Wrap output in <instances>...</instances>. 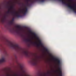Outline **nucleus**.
<instances>
[{
    "mask_svg": "<svg viewBox=\"0 0 76 76\" xmlns=\"http://www.w3.org/2000/svg\"><path fill=\"white\" fill-rule=\"evenodd\" d=\"M8 46L10 47H11L16 50V51H22V53L23 55L26 56L27 57H30V54L27 51L25 50H23L18 45H13L11 43H9L7 45Z\"/></svg>",
    "mask_w": 76,
    "mask_h": 76,
    "instance_id": "f257e3e1",
    "label": "nucleus"
},
{
    "mask_svg": "<svg viewBox=\"0 0 76 76\" xmlns=\"http://www.w3.org/2000/svg\"><path fill=\"white\" fill-rule=\"evenodd\" d=\"M59 1H62V3L63 4H66L69 8L70 9L72 10L75 13H76V10L75 9H76V5L74 4L73 6L72 5H70V4H67L66 2L65 1L63 0H58Z\"/></svg>",
    "mask_w": 76,
    "mask_h": 76,
    "instance_id": "f03ea898",
    "label": "nucleus"
},
{
    "mask_svg": "<svg viewBox=\"0 0 76 76\" xmlns=\"http://www.w3.org/2000/svg\"><path fill=\"white\" fill-rule=\"evenodd\" d=\"M52 58L53 60H55L57 62V64L58 67V69L59 70V72H60L59 73V76H62V71L61 70V68H60V67L61 66V62H60V60L59 59L53 56H52Z\"/></svg>",
    "mask_w": 76,
    "mask_h": 76,
    "instance_id": "7ed1b4c3",
    "label": "nucleus"
},
{
    "mask_svg": "<svg viewBox=\"0 0 76 76\" xmlns=\"http://www.w3.org/2000/svg\"><path fill=\"white\" fill-rule=\"evenodd\" d=\"M11 13L12 15H15L16 17L17 18H20V17H22V15H20V13L17 12L15 11H10L9 10L7 12V13L9 14V13Z\"/></svg>",
    "mask_w": 76,
    "mask_h": 76,
    "instance_id": "20e7f679",
    "label": "nucleus"
},
{
    "mask_svg": "<svg viewBox=\"0 0 76 76\" xmlns=\"http://www.w3.org/2000/svg\"><path fill=\"white\" fill-rule=\"evenodd\" d=\"M29 63L33 66H37L38 63V60L36 58H33L30 61Z\"/></svg>",
    "mask_w": 76,
    "mask_h": 76,
    "instance_id": "39448f33",
    "label": "nucleus"
},
{
    "mask_svg": "<svg viewBox=\"0 0 76 76\" xmlns=\"http://www.w3.org/2000/svg\"><path fill=\"white\" fill-rule=\"evenodd\" d=\"M39 44L37 45L38 46H41V47H42L44 50H45V51L46 52V53H49V51H48V49H47V48L44 47V46H43V44H42V42H41V41L40 40H39Z\"/></svg>",
    "mask_w": 76,
    "mask_h": 76,
    "instance_id": "423d86ee",
    "label": "nucleus"
},
{
    "mask_svg": "<svg viewBox=\"0 0 76 76\" xmlns=\"http://www.w3.org/2000/svg\"><path fill=\"white\" fill-rule=\"evenodd\" d=\"M26 0L27 3V4H28V1H30L31 3H33L35 1H40V2H44L45 1V0Z\"/></svg>",
    "mask_w": 76,
    "mask_h": 76,
    "instance_id": "0eeeda50",
    "label": "nucleus"
},
{
    "mask_svg": "<svg viewBox=\"0 0 76 76\" xmlns=\"http://www.w3.org/2000/svg\"><path fill=\"white\" fill-rule=\"evenodd\" d=\"M27 12L28 8L26 7H25V8H23L22 10L20 11V13L24 15H25L27 13Z\"/></svg>",
    "mask_w": 76,
    "mask_h": 76,
    "instance_id": "6e6552de",
    "label": "nucleus"
},
{
    "mask_svg": "<svg viewBox=\"0 0 76 76\" xmlns=\"http://www.w3.org/2000/svg\"><path fill=\"white\" fill-rule=\"evenodd\" d=\"M17 29L16 30V32L18 34H19L22 32V28L20 26H16Z\"/></svg>",
    "mask_w": 76,
    "mask_h": 76,
    "instance_id": "1a4fd4ad",
    "label": "nucleus"
},
{
    "mask_svg": "<svg viewBox=\"0 0 76 76\" xmlns=\"http://www.w3.org/2000/svg\"><path fill=\"white\" fill-rule=\"evenodd\" d=\"M29 32L30 33V34H31V35H34V37L35 38H36L37 39V40H38L39 42V40H40L39 39V37H38V36H37V34H36L35 33L32 32L31 30H29Z\"/></svg>",
    "mask_w": 76,
    "mask_h": 76,
    "instance_id": "9d476101",
    "label": "nucleus"
},
{
    "mask_svg": "<svg viewBox=\"0 0 76 76\" xmlns=\"http://www.w3.org/2000/svg\"><path fill=\"white\" fill-rule=\"evenodd\" d=\"M6 18H7V15L4 16L2 18H0V21L1 23H4L6 20Z\"/></svg>",
    "mask_w": 76,
    "mask_h": 76,
    "instance_id": "9b49d317",
    "label": "nucleus"
},
{
    "mask_svg": "<svg viewBox=\"0 0 76 76\" xmlns=\"http://www.w3.org/2000/svg\"><path fill=\"white\" fill-rule=\"evenodd\" d=\"M24 39L25 41H27V42H29L31 43V44H36V43L34 42H32V40H31L30 39L24 38Z\"/></svg>",
    "mask_w": 76,
    "mask_h": 76,
    "instance_id": "f8f14e48",
    "label": "nucleus"
},
{
    "mask_svg": "<svg viewBox=\"0 0 76 76\" xmlns=\"http://www.w3.org/2000/svg\"><path fill=\"white\" fill-rule=\"evenodd\" d=\"M6 76H18V75L17 74H14L13 75H12L10 74V72L9 71H7L6 72Z\"/></svg>",
    "mask_w": 76,
    "mask_h": 76,
    "instance_id": "ddd939ff",
    "label": "nucleus"
},
{
    "mask_svg": "<svg viewBox=\"0 0 76 76\" xmlns=\"http://www.w3.org/2000/svg\"><path fill=\"white\" fill-rule=\"evenodd\" d=\"M9 30L11 33H15V28H14L10 27Z\"/></svg>",
    "mask_w": 76,
    "mask_h": 76,
    "instance_id": "4468645a",
    "label": "nucleus"
},
{
    "mask_svg": "<svg viewBox=\"0 0 76 76\" xmlns=\"http://www.w3.org/2000/svg\"><path fill=\"white\" fill-rule=\"evenodd\" d=\"M3 62H4V58H3L1 60H0V63H3Z\"/></svg>",
    "mask_w": 76,
    "mask_h": 76,
    "instance_id": "2eb2a0df",
    "label": "nucleus"
},
{
    "mask_svg": "<svg viewBox=\"0 0 76 76\" xmlns=\"http://www.w3.org/2000/svg\"><path fill=\"white\" fill-rule=\"evenodd\" d=\"M50 75V72H48L47 73H46L45 74V76H49Z\"/></svg>",
    "mask_w": 76,
    "mask_h": 76,
    "instance_id": "dca6fc26",
    "label": "nucleus"
},
{
    "mask_svg": "<svg viewBox=\"0 0 76 76\" xmlns=\"http://www.w3.org/2000/svg\"><path fill=\"white\" fill-rule=\"evenodd\" d=\"M19 66H20L21 69H22L23 68V65L22 64H19Z\"/></svg>",
    "mask_w": 76,
    "mask_h": 76,
    "instance_id": "f3484780",
    "label": "nucleus"
},
{
    "mask_svg": "<svg viewBox=\"0 0 76 76\" xmlns=\"http://www.w3.org/2000/svg\"><path fill=\"white\" fill-rule=\"evenodd\" d=\"M13 6H11L10 7V9H11V10H13Z\"/></svg>",
    "mask_w": 76,
    "mask_h": 76,
    "instance_id": "a211bd4d",
    "label": "nucleus"
},
{
    "mask_svg": "<svg viewBox=\"0 0 76 76\" xmlns=\"http://www.w3.org/2000/svg\"><path fill=\"white\" fill-rule=\"evenodd\" d=\"M13 21H11L10 22V24L11 25H12V24H13Z\"/></svg>",
    "mask_w": 76,
    "mask_h": 76,
    "instance_id": "6ab92c4d",
    "label": "nucleus"
},
{
    "mask_svg": "<svg viewBox=\"0 0 76 76\" xmlns=\"http://www.w3.org/2000/svg\"><path fill=\"white\" fill-rule=\"evenodd\" d=\"M7 4H10V2H7Z\"/></svg>",
    "mask_w": 76,
    "mask_h": 76,
    "instance_id": "aec40b11",
    "label": "nucleus"
},
{
    "mask_svg": "<svg viewBox=\"0 0 76 76\" xmlns=\"http://www.w3.org/2000/svg\"><path fill=\"white\" fill-rule=\"evenodd\" d=\"M49 56H50L51 57H52V55L50 53L49 54Z\"/></svg>",
    "mask_w": 76,
    "mask_h": 76,
    "instance_id": "412c9836",
    "label": "nucleus"
},
{
    "mask_svg": "<svg viewBox=\"0 0 76 76\" xmlns=\"http://www.w3.org/2000/svg\"><path fill=\"white\" fill-rule=\"evenodd\" d=\"M11 21H12L13 22V21H14V18H13Z\"/></svg>",
    "mask_w": 76,
    "mask_h": 76,
    "instance_id": "4be33fe9",
    "label": "nucleus"
},
{
    "mask_svg": "<svg viewBox=\"0 0 76 76\" xmlns=\"http://www.w3.org/2000/svg\"><path fill=\"white\" fill-rule=\"evenodd\" d=\"M40 76H43L42 75H41Z\"/></svg>",
    "mask_w": 76,
    "mask_h": 76,
    "instance_id": "5701e85b",
    "label": "nucleus"
},
{
    "mask_svg": "<svg viewBox=\"0 0 76 76\" xmlns=\"http://www.w3.org/2000/svg\"><path fill=\"white\" fill-rule=\"evenodd\" d=\"M23 5H24V4H23Z\"/></svg>",
    "mask_w": 76,
    "mask_h": 76,
    "instance_id": "b1692460",
    "label": "nucleus"
}]
</instances>
